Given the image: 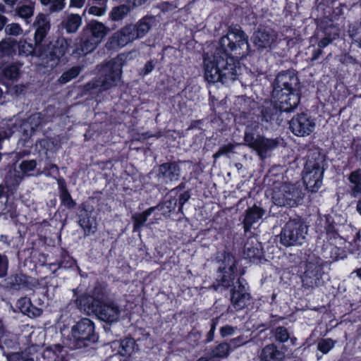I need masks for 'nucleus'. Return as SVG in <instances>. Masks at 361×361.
Returning <instances> with one entry per match:
<instances>
[{"mask_svg":"<svg viewBox=\"0 0 361 361\" xmlns=\"http://www.w3.org/2000/svg\"><path fill=\"white\" fill-rule=\"evenodd\" d=\"M220 47L214 53H207L204 57V75L209 82L228 83L237 78L238 68L233 58L240 59L249 52V44L245 34L239 28L231 27L227 35L221 38Z\"/></svg>","mask_w":361,"mask_h":361,"instance_id":"f257e3e1","label":"nucleus"},{"mask_svg":"<svg viewBox=\"0 0 361 361\" xmlns=\"http://www.w3.org/2000/svg\"><path fill=\"white\" fill-rule=\"evenodd\" d=\"M76 304L87 314H94L106 323L116 322L121 317V310L117 304L113 301H104V294H99L96 291L93 295H81Z\"/></svg>","mask_w":361,"mask_h":361,"instance_id":"f03ea898","label":"nucleus"},{"mask_svg":"<svg viewBox=\"0 0 361 361\" xmlns=\"http://www.w3.org/2000/svg\"><path fill=\"white\" fill-rule=\"evenodd\" d=\"M324 157L317 150H312L307 157L302 171V180L307 189L317 192L322 185L324 171Z\"/></svg>","mask_w":361,"mask_h":361,"instance_id":"7ed1b4c3","label":"nucleus"},{"mask_svg":"<svg viewBox=\"0 0 361 361\" xmlns=\"http://www.w3.org/2000/svg\"><path fill=\"white\" fill-rule=\"evenodd\" d=\"M101 73L102 78L87 85V90L98 89L99 91H104L118 85L122 73L121 64L111 60L102 67Z\"/></svg>","mask_w":361,"mask_h":361,"instance_id":"20e7f679","label":"nucleus"},{"mask_svg":"<svg viewBox=\"0 0 361 361\" xmlns=\"http://www.w3.org/2000/svg\"><path fill=\"white\" fill-rule=\"evenodd\" d=\"M94 324L90 319L84 318L78 322L71 329L72 348L78 349L87 346L90 341H94Z\"/></svg>","mask_w":361,"mask_h":361,"instance_id":"39448f33","label":"nucleus"},{"mask_svg":"<svg viewBox=\"0 0 361 361\" xmlns=\"http://www.w3.org/2000/svg\"><path fill=\"white\" fill-rule=\"evenodd\" d=\"M284 80L283 75H278L276 81L278 85L276 87H274L273 94L275 97L278 98L279 104L277 107L273 109V111L269 114L267 110L262 111L263 118L267 121H271L274 119V114L278 111V108L281 111H289L292 106L290 104H288V100H290L289 96L291 94L292 90L290 85L288 84Z\"/></svg>","mask_w":361,"mask_h":361,"instance_id":"423d86ee","label":"nucleus"},{"mask_svg":"<svg viewBox=\"0 0 361 361\" xmlns=\"http://www.w3.org/2000/svg\"><path fill=\"white\" fill-rule=\"evenodd\" d=\"M322 264L319 259H310L306 264L305 271L302 276L304 286L312 288L317 286L321 278Z\"/></svg>","mask_w":361,"mask_h":361,"instance_id":"0eeeda50","label":"nucleus"},{"mask_svg":"<svg viewBox=\"0 0 361 361\" xmlns=\"http://www.w3.org/2000/svg\"><path fill=\"white\" fill-rule=\"evenodd\" d=\"M235 264L236 261L233 255L227 254L224 256V267H220L219 269L221 274L219 280L221 286L228 288L233 284L236 271Z\"/></svg>","mask_w":361,"mask_h":361,"instance_id":"6e6552de","label":"nucleus"},{"mask_svg":"<svg viewBox=\"0 0 361 361\" xmlns=\"http://www.w3.org/2000/svg\"><path fill=\"white\" fill-rule=\"evenodd\" d=\"M133 24L127 25L115 32L110 39L112 48L123 47L137 39Z\"/></svg>","mask_w":361,"mask_h":361,"instance_id":"1a4fd4ad","label":"nucleus"},{"mask_svg":"<svg viewBox=\"0 0 361 361\" xmlns=\"http://www.w3.org/2000/svg\"><path fill=\"white\" fill-rule=\"evenodd\" d=\"M237 284L238 288L235 287L231 293V303L236 310H240L247 305L250 297L243 279H239Z\"/></svg>","mask_w":361,"mask_h":361,"instance_id":"9d476101","label":"nucleus"},{"mask_svg":"<svg viewBox=\"0 0 361 361\" xmlns=\"http://www.w3.org/2000/svg\"><path fill=\"white\" fill-rule=\"evenodd\" d=\"M275 38L276 35L273 30L270 28H264L259 29L255 32L252 37V41L259 49L267 48L271 46Z\"/></svg>","mask_w":361,"mask_h":361,"instance_id":"9b49d317","label":"nucleus"},{"mask_svg":"<svg viewBox=\"0 0 361 361\" xmlns=\"http://www.w3.org/2000/svg\"><path fill=\"white\" fill-rule=\"evenodd\" d=\"M315 123L313 119L305 114L298 116L295 123V135H309L314 129Z\"/></svg>","mask_w":361,"mask_h":361,"instance_id":"f8f14e48","label":"nucleus"},{"mask_svg":"<svg viewBox=\"0 0 361 361\" xmlns=\"http://www.w3.org/2000/svg\"><path fill=\"white\" fill-rule=\"evenodd\" d=\"M109 29L103 23L93 20L90 22L84 32L99 44L106 35Z\"/></svg>","mask_w":361,"mask_h":361,"instance_id":"ddd939ff","label":"nucleus"},{"mask_svg":"<svg viewBox=\"0 0 361 361\" xmlns=\"http://www.w3.org/2000/svg\"><path fill=\"white\" fill-rule=\"evenodd\" d=\"M35 24L37 27L35 34V46L37 48H39L40 44L49 29V22L44 15L39 14L36 18Z\"/></svg>","mask_w":361,"mask_h":361,"instance_id":"4468645a","label":"nucleus"},{"mask_svg":"<svg viewBox=\"0 0 361 361\" xmlns=\"http://www.w3.org/2000/svg\"><path fill=\"white\" fill-rule=\"evenodd\" d=\"M159 171V177L166 183L176 180L180 176L179 167L175 163L164 164L161 165Z\"/></svg>","mask_w":361,"mask_h":361,"instance_id":"2eb2a0df","label":"nucleus"},{"mask_svg":"<svg viewBox=\"0 0 361 361\" xmlns=\"http://www.w3.org/2000/svg\"><path fill=\"white\" fill-rule=\"evenodd\" d=\"M262 245L255 238H252L245 245L243 255L252 262L262 257Z\"/></svg>","mask_w":361,"mask_h":361,"instance_id":"dca6fc26","label":"nucleus"},{"mask_svg":"<svg viewBox=\"0 0 361 361\" xmlns=\"http://www.w3.org/2000/svg\"><path fill=\"white\" fill-rule=\"evenodd\" d=\"M286 349L277 348L274 345H269L264 348L261 358L264 361H281L285 357Z\"/></svg>","mask_w":361,"mask_h":361,"instance_id":"f3484780","label":"nucleus"},{"mask_svg":"<svg viewBox=\"0 0 361 361\" xmlns=\"http://www.w3.org/2000/svg\"><path fill=\"white\" fill-rule=\"evenodd\" d=\"M41 123L40 114H35L30 116L27 120L22 123L19 127L16 126V123H11L15 128H19V132L23 131L26 137L31 135L33 130Z\"/></svg>","mask_w":361,"mask_h":361,"instance_id":"a211bd4d","label":"nucleus"},{"mask_svg":"<svg viewBox=\"0 0 361 361\" xmlns=\"http://www.w3.org/2000/svg\"><path fill=\"white\" fill-rule=\"evenodd\" d=\"M79 224L84 230L85 235L94 233L97 229V220L94 216H90L86 210L80 214Z\"/></svg>","mask_w":361,"mask_h":361,"instance_id":"6ab92c4d","label":"nucleus"},{"mask_svg":"<svg viewBox=\"0 0 361 361\" xmlns=\"http://www.w3.org/2000/svg\"><path fill=\"white\" fill-rule=\"evenodd\" d=\"M264 213V210L259 207L254 206L249 208L247 210L246 216L243 222L245 230L247 231L254 224L257 223L262 219Z\"/></svg>","mask_w":361,"mask_h":361,"instance_id":"aec40b11","label":"nucleus"},{"mask_svg":"<svg viewBox=\"0 0 361 361\" xmlns=\"http://www.w3.org/2000/svg\"><path fill=\"white\" fill-rule=\"evenodd\" d=\"M348 193L353 197L361 195V169H357L349 175Z\"/></svg>","mask_w":361,"mask_h":361,"instance_id":"412c9836","label":"nucleus"},{"mask_svg":"<svg viewBox=\"0 0 361 361\" xmlns=\"http://www.w3.org/2000/svg\"><path fill=\"white\" fill-rule=\"evenodd\" d=\"M276 146V142L274 140L265 139L261 137L253 149L257 152L262 159H264L267 157V152Z\"/></svg>","mask_w":361,"mask_h":361,"instance_id":"4be33fe9","label":"nucleus"},{"mask_svg":"<svg viewBox=\"0 0 361 361\" xmlns=\"http://www.w3.org/2000/svg\"><path fill=\"white\" fill-rule=\"evenodd\" d=\"M152 18L149 17H144L138 22L133 25L134 32L137 39L144 37L152 27Z\"/></svg>","mask_w":361,"mask_h":361,"instance_id":"5701e85b","label":"nucleus"},{"mask_svg":"<svg viewBox=\"0 0 361 361\" xmlns=\"http://www.w3.org/2000/svg\"><path fill=\"white\" fill-rule=\"evenodd\" d=\"M82 24V18L78 14H68L63 20V27L67 32H75Z\"/></svg>","mask_w":361,"mask_h":361,"instance_id":"b1692460","label":"nucleus"},{"mask_svg":"<svg viewBox=\"0 0 361 361\" xmlns=\"http://www.w3.org/2000/svg\"><path fill=\"white\" fill-rule=\"evenodd\" d=\"M99 43L94 40L85 32L80 41V48L75 50V53L80 54H87L94 51Z\"/></svg>","mask_w":361,"mask_h":361,"instance_id":"393cba45","label":"nucleus"},{"mask_svg":"<svg viewBox=\"0 0 361 361\" xmlns=\"http://www.w3.org/2000/svg\"><path fill=\"white\" fill-rule=\"evenodd\" d=\"M16 53V41L12 38H6L0 42V55L11 56Z\"/></svg>","mask_w":361,"mask_h":361,"instance_id":"a878e982","label":"nucleus"},{"mask_svg":"<svg viewBox=\"0 0 361 361\" xmlns=\"http://www.w3.org/2000/svg\"><path fill=\"white\" fill-rule=\"evenodd\" d=\"M295 229L296 231V236L295 237V245H302L305 240L306 235L307 234V226L306 223L300 219L298 222L295 221Z\"/></svg>","mask_w":361,"mask_h":361,"instance_id":"bb28decb","label":"nucleus"},{"mask_svg":"<svg viewBox=\"0 0 361 361\" xmlns=\"http://www.w3.org/2000/svg\"><path fill=\"white\" fill-rule=\"evenodd\" d=\"M57 44L59 47L55 48L50 54L52 61L50 65L51 68H53L57 64L59 59L65 54L68 49L67 42L63 39L59 40Z\"/></svg>","mask_w":361,"mask_h":361,"instance_id":"cd10ccee","label":"nucleus"},{"mask_svg":"<svg viewBox=\"0 0 361 361\" xmlns=\"http://www.w3.org/2000/svg\"><path fill=\"white\" fill-rule=\"evenodd\" d=\"M135 349V340L133 338H126L121 341L118 352L121 355L127 356L132 355Z\"/></svg>","mask_w":361,"mask_h":361,"instance_id":"c85d7f7f","label":"nucleus"},{"mask_svg":"<svg viewBox=\"0 0 361 361\" xmlns=\"http://www.w3.org/2000/svg\"><path fill=\"white\" fill-rule=\"evenodd\" d=\"M18 54L20 56H29L37 53L38 48L25 40H20L18 46Z\"/></svg>","mask_w":361,"mask_h":361,"instance_id":"c756f323","label":"nucleus"},{"mask_svg":"<svg viewBox=\"0 0 361 361\" xmlns=\"http://www.w3.org/2000/svg\"><path fill=\"white\" fill-rule=\"evenodd\" d=\"M130 8L128 6L121 5L115 7L109 13L110 18L114 21L122 20L129 13Z\"/></svg>","mask_w":361,"mask_h":361,"instance_id":"7c9ffc66","label":"nucleus"},{"mask_svg":"<svg viewBox=\"0 0 361 361\" xmlns=\"http://www.w3.org/2000/svg\"><path fill=\"white\" fill-rule=\"evenodd\" d=\"M81 71V68L79 66H74L64 72L59 79V82L61 84H65L71 81L72 79L76 78Z\"/></svg>","mask_w":361,"mask_h":361,"instance_id":"2f4dec72","label":"nucleus"},{"mask_svg":"<svg viewBox=\"0 0 361 361\" xmlns=\"http://www.w3.org/2000/svg\"><path fill=\"white\" fill-rule=\"evenodd\" d=\"M230 352V345L228 343H224L219 344L211 352V356L214 357H226Z\"/></svg>","mask_w":361,"mask_h":361,"instance_id":"473e14b6","label":"nucleus"},{"mask_svg":"<svg viewBox=\"0 0 361 361\" xmlns=\"http://www.w3.org/2000/svg\"><path fill=\"white\" fill-rule=\"evenodd\" d=\"M154 208L151 207L144 212L139 214L137 215H135L134 216V229H137L142 226L144 225V224L147 221V218L149 216L151 215L152 212L154 211Z\"/></svg>","mask_w":361,"mask_h":361,"instance_id":"72a5a7b5","label":"nucleus"},{"mask_svg":"<svg viewBox=\"0 0 361 361\" xmlns=\"http://www.w3.org/2000/svg\"><path fill=\"white\" fill-rule=\"evenodd\" d=\"M106 10L107 8L106 5H99V6H90L85 8L82 16H85L87 13L90 15L95 16H102L106 13Z\"/></svg>","mask_w":361,"mask_h":361,"instance_id":"f704fd0d","label":"nucleus"},{"mask_svg":"<svg viewBox=\"0 0 361 361\" xmlns=\"http://www.w3.org/2000/svg\"><path fill=\"white\" fill-rule=\"evenodd\" d=\"M281 243L286 247L291 246L293 244V233L291 230L286 228L282 231Z\"/></svg>","mask_w":361,"mask_h":361,"instance_id":"c9c22d12","label":"nucleus"},{"mask_svg":"<svg viewBox=\"0 0 361 361\" xmlns=\"http://www.w3.org/2000/svg\"><path fill=\"white\" fill-rule=\"evenodd\" d=\"M260 137V136L255 137L254 134L251 132L250 128H247L244 140L245 144L250 148L253 149L256 146L257 141L259 140Z\"/></svg>","mask_w":361,"mask_h":361,"instance_id":"e433bc0d","label":"nucleus"},{"mask_svg":"<svg viewBox=\"0 0 361 361\" xmlns=\"http://www.w3.org/2000/svg\"><path fill=\"white\" fill-rule=\"evenodd\" d=\"M16 13L22 18L27 19L32 16L34 9L32 6H22L16 9Z\"/></svg>","mask_w":361,"mask_h":361,"instance_id":"4c0bfd02","label":"nucleus"},{"mask_svg":"<svg viewBox=\"0 0 361 361\" xmlns=\"http://www.w3.org/2000/svg\"><path fill=\"white\" fill-rule=\"evenodd\" d=\"M19 66L16 64H12L5 69L4 75L8 79L16 80L19 75Z\"/></svg>","mask_w":361,"mask_h":361,"instance_id":"58836bf2","label":"nucleus"},{"mask_svg":"<svg viewBox=\"0 0 361 361\" xmlns=\"http://www.w3.org/2000/svg\"><path fill=\"white\" fill-rule=\"evenodd\" d=\"M334 345V341L331 338L323 339L318 343L317 348L324 354L327 353Z\"/></svg>","mask_w":361,"mask_h":361,"instance_id":"ea45409f","label":"nucleus"},{"mask_svg":"<svg viewBox=\"0 0 361 361\" xmlns=\"http://www.w3.org/2000/svg\"><path fill=\"white\" fill-rule=\"evenodd\" d=\"M5 32L6 35L18 36L23 33V29L18 23H11L6 26Z\"/></svg>","mask_w":361,"mask_h":361,"instance_id":"a19ab883","label":"nucleus"},{"mask_svg":"<svg viewBox=\"0 0 361 361\" xmlns=\"http://www.w3.org/2000/svg\"><path fill=\"white\" fill-rule=\"evenodd\" d=\"M25 283V277L23 275L12 276L8 279V283L15 288H18Z\"/></svg>","mask_w":361,"mask_h":361,"instance_id":"79ce46f5","label":"nucleus"},{"mask_svg":"<svg viewBox=\"0 0 361 361\" xmlns=\"http://www.w3.org/2000/svg\"><path fill=\"white\" fill-rule=\"evenodd\" d=\"M37 163L35 160H29L23 161L20 167L23 173L28 174L35 169Z\"/></svg>","mask_w":361,"mask_h":361,"instance_id":"37998d69","label":"nucleus"},{"mask_svg":"<svg viewBox=\"0 0 361 361\" xmlns=\"http://www.w3.org/2000/svg\"><path fill=\"white\" fill-rule=\"evenodd\" d=\"M8 361H34L33 358L30 357L26 353H16L9 355L7 357Z\"/></svg>","mask_w":361,"mask_h":361,"instance_id":"c03bdc74","label":"nucleus"},{"mask_svg":"<svg viewBox=\"0 0 361 361\" xmlns=\"http://www.w3.org/2000/svg\"><path fill=\"white\" fill-rule=\"evenodd\" d=\"M275 337L280 342H286L289 338V335L286 328L279 327L276 329Z\"/></svg>","mask_w":361,"mask_h":361,"instance_id":"a18cd8bd","label":"nucleus"},{"mask_svg":"<svg viewBox=\"0 0 361 361\" xmlns=\"http://www.w3.org/2000/svg\"><path fill=\"white\" fill-rule=\"evenodd\" d=\"M50 4V12H59L65 7L66 0H52Z\"/></svg>","mask_w":361,"mask_h":361,"instance_id":"49530a36","label":"nucleus"},{"mask_svg":"<svg viewBox=\"0 0 361 361\" xmlns=\"http://www.w3.org/2000/svg\"><path fill=\"white\" fill-rule=\"evenodd\" d=\"M234 148H235V145L233 144H228L226 145H224V146L221 147L214 154V158L216 159L223 155L227 154L228 153L233 152Z\"/></svg>","mask_w":361,"mask_h":361,"instance_id":"de8ad7c7","label":"nucleus"},{"mask_svg":"<svg viewBox=\"0 0 361 361\" xmlns=\"http://www.w3.org/2000/svg\"><path fill=\"white\" fill-rule=\"evenodd\" d=\"M8 268V260L6 255L0 254V278L5 276Z\"/></svg>","mask_w":361,"mask_h":361,"instance_id":"09e8293b","label":"nucleus"},{"mask_svg":"<svg viewBox=\"0 0 361 361\" xmlns=\"http://www.w3.org/2000/svg\"><path fill=\"white\" fill-rule=\"evenodd\" d=\"M61 200L62 203L68 207H73L75 203L72 200L70 194L66 190H63L61 193Z\"/></svg>","mask_w":361,"mask_h":361,"instance_id":"8fccbe9b","label":"nucleus"},{"mask_svg":"<svg viewBox=\"0 0 361 361\" xmlns=\"http://www.w3.org/2000/svg\"><path fill=\"white\" fill-rule=\"evenodd\" d=\"M326 235H327V238L329 239V240H338L339 241H341V243H339L340 245H342V241H343V239L340 238L338 234L337 233V232L336 231L334 227L333 226H329L327 228H326Z\"/></svg>","mask_w":361,"mask_h":361,"instance_id":"3c124183","label":"nucleus"},{"mask_svg":"<svg viewBox=\"0 0 361 361\" xmlns=\"http://www.w3.org/2000/svg\"><path fill=\"white\" fill-rule=\"evenodd\" d=\"M59 169L56 165L53 164H48L43 171L46 176H55L58 173Z\"/></svg>","mask_w":361,"mask_h":361,"instance_id":"603ef678","label":"nucleus"},{"mask_svg":"<svg viewBox=\"0 0 361 361\" xmlns=\"http://www.w3.org/2000/svg\"><path fill=\"white\" fill-rule=\"evenodd\" d=\"M8 336H9V335L6 334V332L4 329L3 325H2L1 322H0V345L4 344L7 347L11 346L10 343L8 342V339L6 338Z\"/></svg>","mask_w":361,"mask_h":361,"instance_id":"864d4df0","label":"nucleus"},{"mask_svg":"<svg viewBox=\"0 0 361 361\" xmlns=\"http://www.w3.org/2000/svg\"><path fill=\"white\" fill-rule=\"evenodd\" d=\"M235 328L231 326L226 325L220 329V334L221 336L226 337L231 336L234 334Z\"/></svg>","mask_w":361,"mask_h":361,"instance_id":"5fc2aeb1","label":"nucleus"},{"mask_svg":"<svg viewBox=\"0 0 361 361\" xmlns=\"http://www.w3.org/2000/svg\"><path fill=\"white\" fill-rule=\"evenodd\" d=\"M18 304L19 307H20L22 305H24V307L21 309L23 312H30V302L27 298H23L18 300Z\"/></svg>","mask_w":361,"mask_h":361,"instance_id":"6e6d98bb","label":"nucleus"},{"mask_svg":"<svg viewBox=\"0 0 361 361\" xmlns=\"http://www.w3.org/2000/svg\"><path fill=\"white\" fill-rule=\"evenodd\" d=\"M335 39V37H324L322 39H321L319 43L318 46L319 48H324L329 44H331L333 40Z\"/></svg>","mask_w":361,"mask_h":361,"instance_id":"4d7b16f0","label":"nucleus"},{"mask_svg":"<svg viewBox=\"0 0 361 361\" xmlns=\"http://www.w3.org/2000/svg\"><path fill=\"white\" fill-rule=\"evenodd\" d=\"M85 3V0H70V6L80 8Z\"/></svg>","mask_w":361,"mask_h":361,"instance_id":"13d9d810","label":"nucleus"},{"mask_svg":"<svg viewBox=\"0 0 361 361\" xmlns=\"http://www.w3.org/2000/svg\"><path fill=\"white\" fill-rule=\"evenodd\" d=\"M147 0H128V4L132 7H137L144 4Z\"/></svg>","mask_w":361,"mask_h":361,"instance_id":"bf43d9fd","label":"nucleus"},{"mask_svg":"<svg viewBox=\"0 0 361 361\" xmlns=\"http://www.w3.org/2000/svg\"><path fill=\"white\" fill-rule=\"evenodd\" d=\"M216 324H217L216 322H214V321L212 322L211 329L209 330V331L208 333V341H212L213 340Z\"/></svg>","mask_w":361,"mask_h":361,"instance_id":"052dcab7","label":"nucleus"},{"mask_svg":"<svg viewBox=\"0 0 361 361\" xmlns=\"http://www.w3.org/2000/svg\"><path fill=\"white\" fill-rule=\"evenodd\" d=\"M7 22V19L5 16L0 15V30L3 29L5 24Z\"/></svg>","mask_w":361,"mask_h":361,"instance_id":"680f3d73","label":"nucleus"},{"mask_svg":"<svg viewBox=\"0 0 361 361\" xmlns=\"http://www.w3.org/2000/svg\"><path fill=\"white\" fill-rule=\"evenodd\" d=\"M240 337H238V338H233L231 341V344L233 345V346H238L241 344L240 343Z\"/></svg>","mask_w":361,"mask_h":361,"instance_id":"e2e57ef3","label":"nucleus"},{"mask_svg":"<svg viewBox=\"0 0 361 361\" xmlns=\"http://www.w3.org/2000/svg\"><path fill=\"white\" fill-rule=\"evenodd\" d=\"M153 68L154 67L150 62L147 63L145 66V73H150L152 71Z\"/></svg>","mask_w":361,"mask_h":361,"instance_id":"0e129e2a","label":"nucleus"},{"mask_svg":"<svg viewBox=\"0 0 361 361\" xmlns=\"http://www.w3.org/2000/svg\"><path fill=\"white\" fill-rule=\"evenodd\" d=\"M93 2L99 4V5H106L108 0H92Z\"/></svg>","mask_w":361,"mask_h":361,"instance_id":"69168bd1","label":"nucleus"},{"mask_svg":"<svg viewBox=\"0 0 361 361\" xmlns=\"http://www.w3.org/2000/svg\"><path fill=\"white\" fill-rule=\"evenodd\" d=\"M0 240L1 241L5 243H8V237L6 235H1L0 237Z\"/></svg>","mask_w":361,"mask_h":361,"instance_id":"338daca9","label":"nucleus"},{"mask_svg":"<svg viewBox=\"0 0 361 361\" xmlns=\"http://www.w3.org/2000/svg\"><path fill=\"white\" fill-rule=\"evenodd\" d=\"M357 211L361 215V200L358 201L357 204Z\"/></svg>","mask_w":361,"mask_h":361,"instance_id":"774afa93","label":"nucleus"}]
</instances>
